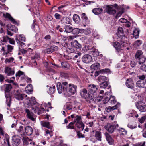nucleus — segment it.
I'll list each match as a JSON object with an SVG mask.
<instances>
[{
	"label": "nucleus",
	"instance_id": "1",
	"mask_svg": "<svg viewBox=\"0 0 146 146\" xmlns=\"http://www.w3.org/2000/svg\"><path fill=\"white\" fill-rule=\"evenodd\" d=\"M80 95L85 99H90L89 100L90 102L96 101V99L92 97V96L89 93H87V90L85 89H83L81 90Z\"/></svg>",
	"mask_w": 146,
	"mask_h": 146
},
{
	"label": "nucleus",
	"instance_id": "2",
	"mask_svg": "<svg viewBox=\"0 0 146 146\" xmlns=\"http://www.w3.org/2000/svg\"><path fill=\"white\" fill-rule=\"evenodd\" d=\"M119 127L118 124H112L110 123H107L105 125L104 127L106 130L110 133H113L115 130Z\"/></svg>",
	"mask_w": 146,
	"mask_h": 146
},
{
	"label": "nucleus",
	"instance_id": "3",
	"mask_svg": "<svg viewBox=\"0 0 146 146\" xmlns=\"http://www.w3.org/2000/svg\"><path fill=\"white\" fill-rule=\"evenodd\" d=\"M136 106L141 112L146 111V104L144 102L142 101H139L136 104Z\"/></svg>",
	"mask_w": 146,
	"mask_h": 146
},
{
	"label": "nucleus",
	"instance_id": "4",
	"mask_svg": "<svg viewBox=\"0 0 146 146\" xmlns=\"http://www.w3.org/2000/svg\"><path fill=\"white\" fill-rule=\"evenodd\" d=\"M57 89L59 93L63 92L65 95L67 94V89L66 87L62 86V84L60 82H58L56 84Z\"/></svg>",
	"mask_w": 146,
	"mask_h": 146
},
{
	"label": "nucleus",
	"instance_id": "5",
	"mask_svg": "<svg viewBox=\"0 0 146 146\" xmlns=\"http://www.w3.org/2000/svg\"><path fill=\"white\" fill-rule=\"evenodd\" d=\"M21 142L20 138L17 135L13 136L11 143L13 146H18Z\"/></svg>",
	"mask_w": 146,
	"mask_h": 146
},
{
	"label": "nucleus",
	"instance_id": "6",
	"mask_svg": "<svg viewBox=\"0 0 146 146\" xmlns=\"http://www.w3.org/2000/svg\"><path fill=\"white\" fill-rule=\"evenodd\" d=\"M87 89L88 90L89 93H90L91 95L92 96V97L93 98V94L95 93L97 90V88L96 85H89L88 86Z\"/></svg>",
	"mask_w": 146,
	"mask_h": 146
},
{
	"label": "nucleus",
	"instance_id": "7",
	"mask_svg": "<svg viewBox=\"0 0 146 146\" xmlns=\"http://www.w3.org/2000/svg\"><path fill=\"white\" fill-rule=\"evenodd\" d=\"M104 135L105 136L106 141L109 144L111 145H113L114 144V139L111 135L107 132H105V133Z\"/></svg>",
	"mask_w": 146,
	"mask_h": 146
},
{
	"label": "nucleus",
	"instance_id": "8",
	"mask_svg": "<svg viewBox=\"0 0 146 146\" xmlns=\"http://www.w3.org/2000/svg\"><path fill=\"white\" fill-rule=\"evenodd\" d=\"M14 96L15 98L19 100H22L24 97H26L27 96V95L21 94L19 92L18 90L15 92Z\"/></svg>",
	"mask_w": 146,
	"mask_h": 146
},
{
	"label": "nucleus",
	"instance_id": "9",
	"mask_svg": "<svg viewBox=\"0 0 146 146\" xmlns=\"http://www.w3.org/2000/svg\"><path fill=\"white\" fill-rule=\"evenodd\" d=\"M77 88L76 86L72 84H69L68 91L71 95H74L76 93Z\"/></svg>",
	"mask_w": 146,
	"mask_h": 146
},
{
	"label": "nucleus",
	"instance_id": "10",
	"mask_svg": "<svg viewBox=\"0 0 146 146\" xmlns=\"http://www.w3.org/2000/svg\"><path fill=\"white\" fill-rule=\"evenodd\" d=\"M82 60L84 63H89L92 62V58L90 55L88 54H86L83 56Z\"/></svg>",
	"mask_w": 146,
	"mask_h": 146
},
{
	"label": "nucleus",
	"instance_id": "11",
	"mask_svg": "<svg viewBox=\"0 0 146 146\" xmlns=\"http://www.w3.org/2000/svg\"><path fill=\"white\" fill-rule=\"evenodd\" d=\"M81 16L82 23L84 24V26H86V24H88L89 23L90 21L85 13H82L81 14Z\"/></svg>",
	"mask_w": 146,
	"mask_h": 146
},
{
	"label": "nucleus",
	"instance_id": "12",
	"mask_svg": "<svg viewBox=\"0 0 146 146\" xmlns=\"http://www.w3.org/2000/svg\"><path fill=\"white\" fill-rule=\"evenodd\" d=\"M58 49V48L57 46H51L50 48L45 50L44 52L47 54H49L57 51Z\"/></svg>",
	"mask_w": 146,
	"mask_h": 146
},
{
	"label": "nucleus",
	"instance_id": "13",
	"mask_svg": "<svg viewBox=\"0 0 146 146\" xmlns=\"http://www.w3.org/2000/svg\"><path fill=\"white\" fill-rule=\"evenodd\" d=\"M25 112L27 113V117L32 121H34L35 119L33 117L34 114L31 111L28 109H25Z\"/></svg>",
	"mask_w": 146,
	"mask_h": 146
},
{
	"label": "nucleus",
	"instance_id": "14",
	"mask_svg": "<svg viewBox=\"0 0 146 146\" xmlns=\"http://www.w3.org/2000/svg\"><path fill=\"white\" fill-rule=\"evenodd\" d=\"M72 47L76 48V49L80 50L82 48V45L79 43L76 40L72 41L71 43Z\"/></svg>",
	"mask_w": 146,
	"mask_h": 146
},
{
	"label": "nucleus",
	"instance_id": "15",
	"mask_svg": "<svg viewBox=\"0 0 146 146\" xmlns=\"http://www.w3.org/2000/svg\"><path fill=\"white\" fill-rule=\"evenodd\" d=\"M5 73L7 74L8 76H10L13 75L15 73L14 69L10 67H7L5 68Z\"/></svg>",
	"mask_w": 146,
	"mask_h": 146
},
{
	"label": "nucleus",
	"instance_id": "16",
	"mask_svg": "<svg viewBox=\"0 0 146 146\" xmlns=\"http://www.w3.org/2000/svg\"><path fill=\"white\" fill-rule=\"evenodd\" d=\"M126 85L128 88L133 89L134 87V84L132 79L131 78L128 79L126 82Z\"/></svg>",
	"mask_w": 146,
	"mask_h": 146
},
{
	"label": "nucleus",
	"instance_id": "17",
	"mask_svg": "<svg viewBox=\"0 0 146 146\" xmlns=\"http://www.w3.org/2000/svg\"><path fill=\"white\" fill-rule=\"evenodd\" d=\"M113 45L118 52H123L122 51L123 49L122 48V46L119 42H114Z\"/></svg>",
	"mask_w": 146,
	"mask_h": 146
},
{
	"label": "nucleus",
	"instance_id": "18",
	"mask_svg": "<svg viewBox=\"0 0 146 146\" xmlns=\"http://www.w3.org/2000/svg\"><path fill=\"white\" fill-rule=\"evenodd\" d=\"M26 99L27 100V104L28 105H32L36 104L37 103L34 97H31V98H27Z\"/></svg>",
	"mask_w": 146,
	"mask_h": 146
},
{
	"label": "nucleus",
	"instance_id": "19",
	"mask_svg": "<svg viewBox=\"0 0 146 146\" xmlns=\"http://www.w3.org/2000/svg\"><path fill=\"white\" fill-rule=\"evenodd\" d=\"M120 106V103H117L116 105L113 106L111 107L110 106L107 107L105 108L106 111L107 112H110L115 110L116 109Z\"/></svg>",
	"mask_w": 146,
	"mask_h": 146
},
{
	"label": "nucleus",
	"instance_id": "20",
	"mask_svg": "<svg viewBox=\"0 0 146 146\" xmlns=\"http://www.w3.org/2000/svg\"><path fill=\"white\" fill-rule=\"evenodd\" d=\"M3 16L5 18H8L9 20H10L14 24H15L17 23L16 21L12 17L10 14L9 13H7L5 14L3 13Z\"/></svg>",
	"mask_w": 146,
	"mask_h": 146
},
{
	"label": "nucleus",
	"instance_id": "21",
	"mask_svg": "<svg viewBox=\"0 0 146 146\" xmlns=\"http://www.w3.org/2000/svg\"><path fill=\"white\" fill-rule=\"evenodd\" d=\"M24 130L25 134L27 135H31L33 133V129L32 127L29 126H26Z\"/></svg>",
	"mask_w": 146,
	"mask_h": 146
},
{
	"label": "nucleus",
	"instance_id": "22",
	"mask_svg": "<svg viewBox=\"0 0 146 146\" xmlns=\"http://www.w3.org/2000/svg\"><path fill=\"white\" fill-rule=\"evenodd\" d=\"M106 12L109 14L113 15L116 13V11L113 7L108 6L106 8Z\"/></svg>",
	"mask_w": 146,
	"mask_h": 146
},
{
	"label": "nucleus",
	"instance_id": "23",
	"mask_svg": "<svg viewBox=\"0 0 146 146\" xmlns=\"http://www.w3.org/2000/svg\"><path fill=\"white\" fill-rule=\"evenodd\" d=\"M110 72V69L108 68H106L104 69H102L100 70L99 71H96L95 72V76H97L100 73H109Z\"/></svg>",
	"mask_w": 146,
	"mask_h": 146
},
{
	"label": "nucleus",
	"instance_id": "24",
	"mask_svg": "<svg viewBox=\"0 0 146 146\" xmlns=\"http://www.w3.org/2000/svg\"><path fill=\"white\" fill-rule=\"evenodd\" d=\"M95 137L97 140L101 141H102V133L99 131L95 132Z\"/></svg>",
	"mask_w": 146,
	"mask_h": 146
},
{
	"label": "nucleus",
	"instance_id": "25",
	"mask_svg": "<svg viewBox=\"0 0 146 146\" xmlns=\"http://www.w3.org/2000/svg\"><path fill=\"white\" fill-rule=\"evenodd\" d=\"M4 90L5 93H9L12 88V86L11 84H5L3 85Z\"/></svg>",
	"mask_w": 146,
	"mask_h": 146
},
{
	"label": "nucleus",
	"instance_id": "26",
	"mask_svg": "<svg viewBox=\"0 0 146 146\" xmlns=\"http://www.w3.org/2000/svg\"><path fill=\"white\" fill-rule=\"evenodd\" d=\"M75 126L81 131H82L84 128V125L83 122H77L75 124Z\"/></svg>",
	"mask_w": 146,
	"mask_h": 146
},
{
	"label": "nucleus",
	"instance_id": "27",
	"mask_svg": "<svg viewBox=\"0 0 146 146\" xmlns=\"http://www.w3.org/2000/svg\"><path fill=\"white\" fill-rule=\"evenodd\" d=\"M90 54H92L94 57H97L99 55V52L96 49L93 48L89 52Z\"/></svg>",
	"mask_w": 146,
	"mask_h": 146
},
{
	"label": "nucleus",
	"instance_id": "28",
	"mask_svg": "<svg viewBox=\"0 0 146 146\" xmlns=\"http://www.w3.org/2000/svg\"><path fill=\"white\" fill-rule=\"evenodd\" d=\"M6 27H7L8 29L12 31L15 32H16L18 31L17 28L14 25H7Z\"/></svg>",
	"mask_w": 146,
	"mask_h": 146
},
{
	"label": "nucleus",
	"instance_id": "29",
	"mask_svg": "<svg viewBox=\"0 0 146 146\" xmlns=\"http://www.w3.org/2000/svg\"><path fill=\"white\" fill-rule=\"evenodd\" d=\"M61 22L62 24L64 25L69 24L70 23L69 18L67 17H64L62 19Z\"/></svg>",
	"mask_w": 146,
	"mask_h": 146
},
{
	"label": "nucleus",
	"instance_id": "30",
	"mask_svg": "<svg viewBox=\"0 0 146 146\" xmlns=\"http://www.w3.org/2000/svg\"><path fill=\"white\" fill-rule=\"evenodd\" d=\"M100 64L98 63H95L92 65L90 66V68L92 70H96L98 69L100 67Z\"/></svg>",
	"mask_w": 146,
	"mask_h": 146
},
{
	"label": "nucleus",
	"instance_id": "31",
	"mask_svg": "<svg viewBox=\"0 0 146 146\" xmlns=\"http://www.w3.org/2000/svg\"><path fill=\"white\" fill-rule=\"evenodd\" d=\"M73 27L70 25H65L64 27L65 29L64 32L66 33L72 32L73 30Z\"/></svg>",
	"mask_w": 146,
	"mask_h": 146
},
{
	"label": "nucleus",
	"instance_id": "32",
	"mask_svg": "<svg viewBox=\"0 0 146 146\" xmlns=\"http://www.w3.org/2000/svg\"><path fill=\"white\" fill-rule=\"evenodd\" d=\"M73 19L75 23L77 24L79 23L81 20L80 17L76 14L74 15Z\"/></svg>",
	"mask_w": 146,
	"mask_h": 146
},
{
	"label": "nucleus",
	"instance_id": "33",
	"mask_svg": "<svg viewBox=\"0 0 146 146\" xmlns=\"http://www.w3.org/2000/svg\"><path fill=\"white\" fill-rule=\"evenodd\" d=\"M103 10L102 9L100 8H94L92 10V12L96 15H98L102 12Z\"/></svg>",
	"mask_w": 146,
	"mask_h": 146
},
{
	"label": "nucleus",
	"instance_id": "34",
	"mask_svg": "<svg viewBox=\"0 0 146 146\" xmlns=\"http://www.w3.org/2000/svg\"><path fill=\"white\" fill-rule=\"evenodd\" d=\"M143 52L141 50H138L135 55V59L137 60L139 59V58L143 56Z\"/></svg>",
	"mask_w": 146,
	"mask_h": 146
},
{
	"label": "nucleus",
	"instance_id": "35",
	"mask_svg": "<svg viewBox=\"0 0 146 146\" xmlns=\"http://www.w3.org/2000/svg\"><path fill=\"white\" fill-rule=\"evenodd\" d=\"M118 37L119 36H122L123 35V28L119 27L118 29V32L116 33Z\"/></svg>",
	"mask_w": 146,
	"mask_h": 146
},
{
	"label": "nucleus",
	"instance_id": "36",
	"mask_svg": "<svg viewBox=\"0 0 146 146\" xmlns=\"http://www.w3.org/2000/svg\"><path fill=\"white\" fill-rule=\"evenodd\" d=\"M93 48H94V47H92L90 45H86L83 48L82 50L84 51V52H86L88 50L90 51Z\"/></svg>",
	"mask_w": 146,
	"mask_h": 146
},
{
	"label": "nucleus",
	"instance_id": "37",
	"mask_svg": "<svg viewBox=\"0 0 146 146\" xmlns=\"http://www.w3.org/2000/svg\"><path fill=\"white\" fill-rule=\"evenodd\" d=\"M41 125L43 127L50 128V122L46 121H42L41 122Z\"/></svg>",
	"mask_w": 146,
	"mask_h": 146
},
{
	"label": "nucleus",
	"instance_id": "38",
	"mask_svg": "<svg viewBox=\"0 0 146 146\" xmlns=\"http://www.w3.org/2000/svg\"><path fill=\"white\" fill-rule=\"evenodd\" d=\"M98 81L101 82H104L107 80V78L104 76H100L98 78Z\"/></svg>",
	"mask_w": 146,
	"mask_h": 146
},
{
	"label": "nucleus",
	"instance_id": "39",
	"mask_svg": "<svg viewBox=\"0 0 146 146\" xmlns=\"http://www.w3.org/2000/svg\"><path fill=\"white\" fill-rule=\"evenodd\" d=\"M7 51L5 52V54L7 55L8 53L12 52L13 49V46L10 45H8L7 46Z\"/></svg>",
	"mask_w": 146,
	"mask_h": 146
},
{
	"label": "nucleus",
	"instance_id": "40",
	"mask_svg": "<svg viewBox=\"0 0 146 146\" xmlns=\"http://www.w3.org/2000/svg\"><path fill=\"white\" fill-rule=\"evenodd\" d=\"M75 123L73 122L70 123L68 125L66 126L67 129H75V128L74 126Z\"/></svg>",
	"mask_w": 146,
	"mask_h": 146
},
{
	"label": "nucleus",
	"instance_id": "41",
	"mask_svg": "<svg viewBox=\"0 0 146 146\" xmlns=\"http://www.w3.org/2000/svg\"><path fill=\"white\" fill-rule=\"evenodd\" d=\"M55 91V86L52 87H50L49 90L47 91V92L50 94H52L54 93Z\"/></svg>",
	"mask_w": 146,
	"mask_h": 146
},
{
	"label": "nucleus",
	"instance_id": "42",
	"mask_svg": "<svg viewBox=\"0 0 146 146\" xmlns=\"http://www.w3.org/2000/svg\"><path fill=\"white\" fill-rule=\"evenodd\" d=\"M80 31H81V29L78 28H73V30H72V33L73 34L77 35L79 33H81Z\"/></svg>",
	"mask_w": 146,
	"mask_h": 146
},
{
	"label": "nucleus",
	"instance_id": "43",
	"mask_svg": "<svg viewBox=\"0 0 146 146\" xmlns=\"http://www.w3.org/2000/svg\"><path fill=\"white\" fill-rule=\"evenodd\" d=\"M108 82L107 81L103 82L100 84V86L101 88H105L108 86Z\"/></svg>",
	"mask_w": 146,
	"mask_h": 146
},
{
	"label": "nucleus",
	"instance_id": "44",
	"mask_svg": "<svg viewBox=\"0 0 146 146\" xmlns=\"http://www.w3.org/2000/svg\"><path fill=\"white\" fill-rule=\"evenodd\" d=\"M136 86L139 88H144V83L143 82L139 80L136 83Z\"/></svg>",
	"mask_w": 146,
	"mask_h": 146
},
{
	"label": "nucleus",
	"instance_id": "45",
	"mask_svg": "<svg viewBox=\"0 0 146 146\" xmlns=\"http://www.w3.org/2000/svg\"><path fill=\"white\" fill-rule=\"evenodd\" d=\"M137 60H138L139 61V64L141 65V64H143L145 62L146 60V58L144 56H143L139 58V59H137Z\"/></svg>",
	"mask_w": 146,
	"mask_h": 146
},
{
	"label": "nucleus",
	"instance_id": "46",
	"mask_svg": "<svg viewBox=\"0 0 146 146\" xmlns=\"http://www.w3.org/2000/svg\"><path fill=\"white\" fill-rule=\"evenodd\" d=\"M75 118H76V119L74 120V121H73L74 123H76L77 122H82V121H80V120L82 119L81 117V116L77 115H76V117H75Z\"/></svg>",
	"mask_w": 146,
	"mask_h": 146
},
{
	"label": "nucleus",
	"instance_id": "47",
	"mask_svg": "<svg viewBox=\"0 0 146 146\" xmlns=\"http://www.w3.org/2000/svg\"><path fill=\"white\" fill-rule=\"evenodd\" d=\"M110 102L112 104H113L116 102L114 96H111L110 98Z\"/></svg>",
	"mask_w": 146,
	"mask_h": 146
},
{
	"label": "nucleus",
	"instance_id": "48",
	"mask_svg": "<svg viewBox=\"0 0 146 146\" xmlns=\"http://www.w3.org/2000/svg\"><path fill=\"white\" fill-rule=\"evenodd\" d=\"M61 65L62 68H63L68 69L69 68V65L66 62H62Z\"/></svg>",
	"mask_w": 146,
	"mask_h": 146
},
{
	"label": "nucleus",
	"instance_id": "49",
	"mask_svg": "<svg viewBox=\"0 0 146 146\" xmlns=\"http://www.w3.org/2000/svg\"><path fill=\"white\" fill-rule=\"evenodd\" d=\"M15 40L17 44L20 45L22 48L24 46L25 44L23 42H21L17 38H16Z\"/></svg>",
	"mask_w": 146,
	"mask_h": 146
},
{
	"label": "nucleus",
	"instance_id": "50",
	"mask_svg": "<svg viewBox=\"0 0 146 146\" xmlns=\"http://www.w3.org/2000/svg\"><path fill=\"white\" fill-rule=\"evenodd\" d=\"M5 96L7 99V101L9 100V102L11 101V98L12 97L10 95L9 93H5Z\"/></svg>",
	"mask_w": 146,
	"mask_h": 146
},
{
	"label": "nucleus",
	"instance_id": "51",
	"mask_svg": "<svg viewBox=\"0 0 146 146\" xmlns=\"http://www.w3.org/2000/svg\"><path fill=\"white\" fill-rule=\"evenodd\" d=\"M119 133L122 135H124L127 134V131L124 129L121 128L119 130Z\"/></svg>",
	"mask_w": 146,
	"mask_h": 146
},
{
	"label": "nucleus",
	"instance_id": "52",
	"mask_svg": "<svg viewBox=\"0 0 146 146\" xmlns=\"http://www.w3.org/2000/svg\"><path fill=\"white\" fill-rule=\"evenodd\" d=\"M140 69L142 71L146 72V64H143L140 67Z\"/></svg>",
	"mask_w": 146,
	"mask_h": 146
},
{
	"label": "nucleus",
	"instance_id": "53",
	"mask_svg": "<svg viewBox=\"0 0 146 146\" xmlns=\"http://www.w3.org/2000/svg\"><path fill=\"white\" fill-rule=\"evenodd\" d=\"M19 39L21 41L25 42V38L24 36L23 35H19Z\"/></svg>",
	"mask_w": 146,
	"mask_h": 146
},
{
	"label": "nucleus",
	"instance_id": "54",
	"mask_svg": "<svg viewBox=\"0 0 146 146\" xmlns=\"http://www.w3.org/2000/svg\"><path fill=\"white\" fill-rule=\"evenodd\" d=\"M9 39H10V38L7 36H3V39L1 40V41L2 42H6L9 40Z\"/></svg>",
	"mask_w": 146,
	"mask_h": 146
},
{
	"label": "nucleus",
	"instance_id": "55",
	"mask_svg": "<svg viewBox=\"0 0 146 146\" xmlns=\"http://www.w3.org/2000/svg\"><path fill=\"white\" fill-rule=\"evenodd\" d=\"M14 59L13 57H11L9 59L6 58L5 60V63H10L11 62H12L14 60Z\"/></svg>",
	"mask_w": 146,
	"mask_h": 146
},
{
	"label": "nucleus",
	"instance_id": "56",
	"mask_svg": "<svg viewBox=\"0 0 146 146\" xmlns=\"http://www.w3.org/2000/svg\"><path fill=\"white\" fill-rule=\"evenodd\" d=\"M40 58L39 54H35L33 57H32V59H36L38 60Z\"/></svg>",
	"mask_w": 146,
	"mask_h": 146
},
{
	"label": "nucleus",
	"instance_id": "57",
	"mask_svg": "<svg viewBox=\"0 0 146 146\" xmlns=\"http://www.w3.org/2000/svg\"><path fill=\"white\" fill-rule=\"evenodd\" d=\"M81 32H83L84 33L86 34H89L90 33V31L89 29H87L84 30L83 29H81Z\"/></svg>",
	"mask_w": 146,
	"mask_h": 146
},
{
	"label": "nucleus",
	"instance_id": "58",
	"mask_svg": "<svg viewBox=\"0 0 146 146\" xmlns=\"http://www.w3.org/2000/svg\"><path fill=\"white\" fill-rule=\"evenodd\" d=\"M142 43V41L140 40H137L134 42V45L137 46H139Z\"/></svg>",
	"mask_w": 146,
	"mask_h": 146
},
{
	"label": "nucleus",
	"instance_id": "59",
	"mask_svg": "<svg viewBox=\"0 0 146 146\" xmlns=\"http://www.w3.org/2000/svg\"><path fill=\"white\" fill-rule=\"evenodd\" d=\"M77 135L79 138H84L85 137L84 135L80 133V131H77Z\"/></svg>",
	"mask_w": 146,
	"mask_h": 146
},
{
	"label": "nucleus",
	"instance_id": "60",
	"mask_svg": "<svg viewBox=\"0 0 146 146\" xmlns=\"http://www.w3.org/2000/svg\"><path fill=\"white\" fill-rule=\"evenodd\" d=\"M146 118V116L142 117L141 118L139 119V121L141 123H143Z\"/></svg>",
	"mask_w": 146,
	"mask_h": 146
},
{
	"label": "nucleus",
	"instance_id": "61",
	"mask_svg": "<svg viewBox=\"0 0 146 146\" xmlns=\"http://www.w3.org/2000/svg\"><path fill=\"white\" fill-rule=\"evenodd\" d=\"M61 76L62 77H64V78H67L68 77V73L64 72H61L60 73Z\"/></svg>",
	"mask_w": 146,
	"mask_h": 146
},
{
	"label": "nucleus",
	"instance_id": "62",
	"mask_svg": "<svg viewBox=\"0 0 146 146\" xmlns=\"http://www.w3.org/2000/svg\"><path fill=\"white\" fill-rule=\"evenodd\" d=\"M145 142L138 143L135 144V146H144L145 145Z\"/></svg>",
	"mask_w": 146,
	"mask_h": 146
},
{
	"label": "nucleus",
	"instance_id": "63",
	"mask_svg": "<svg viewBox=\"0 0 146 146\" xmlns=\"http://www.w3.org/2000/svg\"><path fill=\"white\" fill-rule=\"evenodd\" d=\"M73 48L74 47H72L68 48L67 50L68 52L70 53L74 52L75 51V50Z\"/></svg>",
	"mask_w": 146,
	"mask_h": 146
},
{
	"label": "nucleus",
	"instance_id": "64",
	"mask_svg": "<svg viewBox=\"0 0 146 146\" xmlns=\"http://www.w3.org/2000/svg\"><path fill=\"white\" fill-rule=\"evenodd\" d=\"M56 28L57 30H58L60 32H62L64 31L63 29L61 28L59 25H58Z\"/></svg>",
	"mask_w": 146,
	"mask_h": 146
}]
</instances>
